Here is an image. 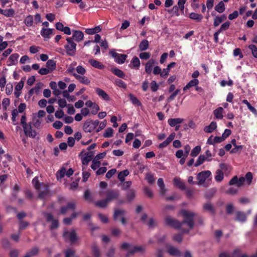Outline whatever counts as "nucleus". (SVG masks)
<instances>
[{
	"mask_svg": "<svg viewBox=\"0 0 257 257\" xmlns=\"http://www.w3.org/2000/svg\"><path fill=\"white\" fill-rule=\"evenodd\" d=\"M67 43L64 46L66 53L71 56L75 55L76 51V44L73 40V38H67L66 39Z\"/></svg>",
	"mask_w": 257,
	"mask_h": 257,
	"instance_id": "2",
	"label": "nucleus"
},
{
	"mask_svg": "<svg viewBox=\"0 0 257 257\" xmlns=\"http://www.w3.org/2000/svg\"><path fill=\"white\" fill-rule=\"evenodd\" d=\"M45 215L47 221L52 222V224L50 226L51 229H54L58 227V220L54 219L53 215L51 213H45Z\"/></svg>",
	"mask_w": 257,
	"mask_h": 257,
	"instance_id": "16",
	"label": "nucleus"
},
{
	"mask_svg": "<svg viewBox=\"0 0 257 257\" xmlns=\"http://www.w3.org/2000/svg\"><path fill=\"white\" fill-rule=\"evenodd\" d=\"M211 175V173L210 171H202L198 173L197 175V179L198 180L197 184L204 187L207 186L208 184L205 182V180L207 178L210 177Z\"/></svg>",
	"mask_w": 257,
	"mask_h": 257,
	"instance_id": "3",
	"label": "nucleus"
},
{
	"mask_svg": "<svg viewBox=\"0 0 257 257\" xmlns=\"http://www.w3.org/2000/svg\"><path fill=\"white\" fill-rule=\"evenodd\" d=\"M220 169H218L216 171L215 180L218 182H221L224 178L223 171L227 170L229 167L224 164H220Z\"/></svg>",
	"mask_w": 257,
	"mask_h": 257,
	"instance_id": "6",
	"label": "nucleus"
},
{
	"mask_svg": "<svg viewBox=\"0 0 257 257\" xmlns=\"http://www.w3.org/2000/svg\"><path fill=\"white\" fill-rule=\"evenodd\" d=\"M126 212L123 209H117L114 211L113 217L115 220L117 219L118 217L120 218V221L121 223L125 225L126 223V221L124 218V215Z\"/></svg>",
	"mask_w": 257,
	"mask_h": 257,
	"instance_id": "11",
	"label": "nucleus"
},
{
	"mask_svg": "<svg viewBox=\"0 0 257 257\" xmlns=\"http://www.w3.org/2000/svg\"><path fill=\"white\" fill-rule=\"evenodd\" d=\"M150 54L148 52H143L140 54L139 57L141 59L147 60L150 57Z\"/></svg>",
	"mask_w": 257,
	"mask_h": 257,
	"instance_id": "56",
	"label": "nucleus"
},
{
	"mask_svg": "<svg viewBox=\"0 0 257 257\" xmlns=\"http://www.w3.org/2000/svg\"><path fill=\"white\" fill-rule=\"evenodd\" d=\"M108 202L106 199L98 201L95 203V205L100 207H105L107 206Z\"/></svg>",
	"mask_w": 257,
	"mask_h": 257,
	"instance_id": "46",
	"label": "nucleus"
},
{
	"mask_svg": "<svg viewBox=\"0 0 257 257\" xmlns=\"http://www.w3.org/2000/svg\"><path fill=\"white\" fill-rule=\"evenodd\" d=\"M212 160V154L209 150H206L205 154L199 156L194 166L198 167L203 164L204 161H210Z\"/></svg>",
	"mask_w": 257,
	"mask_h": 257,
	"instance_id": "5",
	"label": "nucleus"
},
{
	"mask_svg": "<svg viewBox=\"0 0 257 257\" xmlns=\"http://www.w3.org/2000/svg\"><path fill=\"white\" fill-rule=\"evenodd\" d=\"M111 71L114 74L120 78H124L125 77V75L122 71L118 68H112Z\"/></svg>",
	"mask_w": 257,
	"mask_h": 257,
	"instance_id": "41",
	"label": "nucleus"
},
{
	"mask_svg": "<svg viewBox=\"0 0 257 257\" xmlns=\"http://www.w3.org/2000/svg\"><path fill=\"white\" fill-rule=\"evenodd\" d=\"M98 124L99 121L97 120L94 121L87 120L84 123L83 130L85 132L90 133L93 131Z\"/></svg>",
	"mask_w": 257,
	"mask_h": 257,
	"instance_id": "4",
	"label": "nucleus"
},
{
	"mask_svg": "<svg viewBox=\"0 0 257 257\" xmlns=\"http://www.w3.org/2000/svg\"><path fill=\"white\" fill-rule=\"evenodd\" d=\"M128 97L130 98V101L133 104L137 106H141L142 105V103L140 100L133 94L131 93L129 94Z\"/></svg>",
	"mask_w": 257,
	"mask_h": 257,
	"instance_id": "36",
	"label": "nucleus"
},
{
	"mask_svg": "<svg viewBox=\"0 0 257 257\" xmlns=\"http://www.w3.org/2000/svg\"><path fill=\"white\" fill-rule=\"evenodd\" d=\"M201 151V147L199 146H197L194 148L192 149L191 151L190 155L192 157H196L197 156Z\"/></svg>",
	"mask_w": 257,
	"mask_h": 257,
	"instance_id": "47",
	"label": "nucleus"
},
{
	"mask_svg": "<svg viewBox=\"0 0 257 257\" xmlns=\"http://www.w3.org/2000/svg\"><path fill=\"white\" fill-rule=\"evenodd\" d=\"M129 174V171L127 170H123L119 173L118 174V178L121 182L124 180V177Z\"/></svg>",
	"mask_w": 257,
	"mask_h": 257,
	"instance_id": "44",
	"label": "nucleus"
},
{
	"mask_svg": "<svg viewBox=\"0 0 257 257\" xmlns=\"http://www.w3.org/2000/svg\"><path fill=\"white\" fill-rule=\"evenodd\" d=\"M52 31L51 29L43 28L41 31V35L44 39H49L52 34Z\"/></svg>",
	"mask_w": 257,
	"mask_h": 257,
	"instance_id": "23",
	"label": "nucleus"
},
{
	"mask_svg": "<svg viewBox=\"0 0 257 257\" xmlns=\"http://www.w3.org/2000/svg\"><path fill=\"white\" fill-rule=\"evenodd\" d=\"M146 179L150 184H152L154 182L155 180L154 179V177L153 175L150 173H148L146 175Z\"/></svg>",
	"mask_w": 257,
	"mask_h": 257,
	"instance_id": "61",
	"label": "nucleus"
},
{
	"mask_svg": "<svg viewBox=\"0 0 257 257\" xmlns=\"http://www.w3.org/2000/svg\"><path fill=\"white\" fill-rule=\"evenodd\" d=\"M167 251L168 253L173 256H180L181 252L180 250L176 247L169 245L167 247Z\"/></svg>",
	"mask_w": 257,
	"mask_h": 257,
	"instance_id": "19",
	"label": "nucleus"
},
{
	"mask_svg": "<svg viewBox=\"0 0 257 257\" xmlns=\"http://www.w3.org/2000/svg\"><path fill=\"white\" fill-rule=\"evenodd\" d=\"M24 85V82L23 80L20 81L15 86V90L20 91L22 89Z\"/></svg>",
	"mask_w": 257,
	"mask_h": 257,
	"instance_id": "62",
	"label": "nucleus"
},
{
	"mask_svg": "<svg viewBox=\"0 0 257 257\" xmlns=\"http://www.w3.org/2000/svg\"><path fill=\"white\" fill-rule=\"evenodd\" d=\"M115 249L114 247L110 248L108 251L106 253V256L107 257H114V255L115 253Z\"/></svg>",
	"mask_w": 257,
	"mask_h": 257,
	"instance_id": "59",
	"label": "nucleus"
},
{
	"mask_svg": "<svg viewBox=\"0 0 257 257\" xmlns=\"http://www.w3.org/2000/svg\"><path fill=\"white\" fill-rule=\"evenodd\" d=\"M216 123L214 121H212L209 125L204 128V131L205 133H211L216 129Z\"/></svg>",
	"mask_w": 257,
	"mask_h": 257,
	"instance_id": "30",
	"label": "nucleus"
},
{
	"mask_svg": "<svg viewBox=\"0 0 257 257\" xmlns=\"http://www.w3.org/2000/svg\"><path fill=\"white\" fill-rule=\"evenodd\" d=\"M73 76L81 83L83 84L88 85L90 83V80L84 75H79L77 74H74Z\"/></svg>",
	"mask_w": 257,
	"mask_h": 257,
	"instance_id": "18",
	"label": "nucleus"
},
{
	"mask_svg": "<svg viewBox=\"0 0 257 257\" xmlns=\"http://www.w3.org/2000/svg\"><path fill=\"white\" fill-rule=\"evenodd\" d=\"M63 236L66 239H69L71 242H75L77 239L76 232L74 230H66L63 233Z\"/></svg>",
	"mask_w": 257,
	"mask_h": 257,
	"instance_id": "15",
	"label": "nucleus"
},
{
	"mask_svg": "<svg viewBox=\"0 0 257 257\" xmlns=\"http://www.w3.org/2000/svg\"><path fill=\"white\" fill-rule=\"evenodd\" d=\"M223 109L222 107H218L214 111V114L216 118L218 119H222L223 118Z\"/></svg>",
	"mask_w": 257,
	"mask_h": 257,
	"instance_id": "38",
	"label": "nucleus"
},
{
	"mask_svg": "<svg viewBox=\"0 0 257 257\" xmlns=\"http://www.w3.org/2000/svg\"><path fill=\"white\" fill-rule=\"evenodd\" d=\"M107 121L106 120H104L100 123L99 122V127L96 130V132H99L101 130H103L106 125Z\"/></svg>",
	"mask_w": 257,
	"mask_h": 257,
	"instance_id": "57",
	"label": "nucleus"
},
{
	"mask_svg": "<svg viewBox=\"0 0 257 257\" xmlns=\"http://www.w3.org/2000/svg\"><path fill=\"white\" fill-rule=\"evenodd\" d=\"M173 182L175 185L181 189H185V185L184 183L179 177H175L173 179Z\"/></svg>",
	"mask_w": 257,
	"mask_h": 257,
	"instance_id": "28",
	"label": "nucleus"
},
{
	"mask_svg": "<svg viewBox=\"0 0 257 257\" xmlns=\"http://www.w3.org/2000/svg\"><path fill=\"white\" fill-rule=\"evenodd\" d=\"M185 3L186 0H179L178 2V7L182 13L184 12V5Z\"/></svg>",
	"mask_w": 257,
	"mask_h": 257,
	"instance_id": "55",
	"label": "nucleus"
},
{
	"mask_svg": "<svg viewBox=\"0 0 257 257\" xmlns=\"http://www.w3.org/2000/svg\"><path fill=\"white\" fill-rule=\"evenodd\" d=\"M100 165V162L99 161H96L94 159L92 161V164L91 166V168L95 170L99 167Z\"/></svg>",
	"mask_w": 257,
	"mask_h": 257,
	"instance_id": "52",
	"label": "nucleus"
},
{
	"mask_svg": "<svg viewBox=\"0 0 257 257\" xmlns=\"http://www.w3.org/2000/svg\"><path fill=\"white\" fill-rule=\"evenodd\" d=\"M229 26H230V22H226L225 23H224L221 26L220 29L218 31H220V32L221 33L223 31H225V30H227L229 28Z\"/></svg>",
	"mask_w": 257,
	"mask_h": 257,
	"instance_id": "50",
	"label": "nucleus"
},
{
	"mask_svg": "<svg viewBox=\"0 0 257 257\" xmlns=\"http://www.w3.org/2000/svg\"><path fill=\"white\" fill-rule=\"evenodd\" d=\"M89 63L91 64V66L95 68L102 69L104 68V66L103 64L94 59H90L89 60Z\"/></svg>",
	"mask_w": 257,
	"mask_h": 257,
	"instance_id": "29",
	"label": "nucleus"
},
{
	"mask_svg": "<svg viewBox=\"0 0 257 257\" xmlns=\"http://www.w3.org/2000/svg\"><path fill=\"white\" fill-rule=\"evenodd\" d=\"M235 220L241 222H245L246 220V214L240 211L236 212Z\"/></svg>",
	"mask_w": 257,
	"mask_h": 257,
	"instance_id": "27",
	"label": "nucleus"
},
{
	"mask_svg": "<svg viewBox=\"0 0 257 257\" xmlns=\"http://www.w3.org/2000/svg\"><path fill=\"white\" fill-rule=\"evenodd\" d=\"M181 213L184 218L183 221L179 222L172 217L168 216L165 218V223L169 226L180 229L183 233H188L194 227V219L196 214L186 210H182Z\"/></svg>",
	"mask_w": 257,
	"mask_h": 257,
	"instance_id": "1",
	"label": "nucleus"
},
{
	"mask_svg": "<svg viewBox=\"0 0 257 257\" xmlns=\"http://www.w3.org/2000/svg\"><path fill=\"white\" fill-rule=\"evenodd\" d=\"M115 83L119 87H122L124 89L126 88V84L120 79H116L115 80Z\"/></svg>",
	"mask_w": 257,
	"mask_h": 257,
	"instance_id": "54",
	"label": "nucleus"
},
{
	"mask_svg": "<svg viewBox=\"0 0 257 257\" xmlns=\"http://www.w3.org/2000/svg\"><path fill=\"white\" fill-rule=\"evenodd\" d=\"M119 193L118 191L111 190L107 192L106 199L109 202L118 198Z\"/></svg>",
	"mask_w": 257,
	"mask_h": 257,
	"instance_id": "12",
	"label": "nucleus"
},
{
	"mask_svg": "<svg viewBox=\"0 0 257 257\" xmlns=\"http://www.w3.org/2000/svg\"><path fill=\"white\" fill-rule=\"evenodd\" d=\"M157 183L160 189V193L162 195H164L167 191V190L165 188L163 179L162 178H159L158 180Z\"/></svg>",
	"mask_w": 257,
	"mask_h": 257,
	"instance_id": "32",
	"label": "nucleus"
},
{
	"mask_svg": "<svg viewBox=\"0 0 257 257\" xmlns=\"http://www.w3.org/2000/svg\"><path fill=\"white\" fill-rule=\"evenodd\" d=\"M76 70L79 75H84V74L86 73V70L84 67H83L82 66H78L76 68Z\"/></svg>",
	"mask_w": 257,
	"mask_h": 257,
	"instance_id": "53",
	"label": "nucleus"
},
{
	"mask_svg": "<svg viewBox=\"0 0 257 257\" xmlns=\"http://www.w3.org/2000/svg\"><path fill=\"white\" fill-rule=\"evenodd\" d=\"M95 91L97 94L101 98L105 101H108L110 100V98L108 95L102 89L99 88H96Z\"/></svg>",
	"mask_w": 257,
	"mask_h": 257,
	"instance_id": "20",
	"label": "nucleus"
},
{
	"mask_svg": "<svg viewBox=\"0 0 257 257\" xmlns=\"http://www.w3.org/2000/svg\"><path fill=\"white\" fill-rule=\"evenodd\" d=\"M101 29L100 26H97L91 29H87L85 30V33L89 35H93L100 32Z\"/></svg>",
	"mask_w": 257,
	"mask_h": 257,
	"instance_id": "33",
	"label": "nucleus"
},
{
	"mask_svg": "<svg viewBox=\"0 0 257 257\" xmlns=\"http://www.w3.org/2000/svg\"><path fill=\"white\" fill-rule=\"evenodd\" d=\"M24 22L27 27H31L34 24V19L32 15H29L25 19Z\"/></svg>",
	"mask_w": 257,
	"mask_h": 257,
	"instance_id": "37",
	"label": "nucleus"
},
{
	"mask_svg": "<svg viewBox=\"0 0 257 257\" xmlns=\"http://www.w3.org/2000/svg\"><path fill=\"white\" fill-rule=\"evenodd\" d=\"M66 175V169L64 167L59 170L57 173V178L59 180L62 179Z\"/></svg>",
	"mask_w": 257,
	"mask_h": 257,
	"instance_id": "48",
	"label": "nucleus"
},
{
	"mask_svg": "<svg viewBox=\"0 0 257 257\" xmlns=\"http://www.w3.org/2000/svg\"><path fill=\"white\" fill-rule=\"evenodd\" d=\"M113 132V130L112 128L108 127L105 130L103 137L106 138L111 137L112 136Z\"/></svg>",
	"mask_w": 257,
	"mask_h": 257,
	"instance_id": "49",
	"label": "nucleus"
},
{
	"mask_svg": "<svg viewBox=\"0 0 257 257\" xmlns=\"http://www.w3.org/2000/svg\"><path fill=\"white\" fill-rule=\"evenodd\" d=\"M23 130L25 136L28 137L35 138L37 135L36 131L32 129L31 122H29L26 126L24 127Z\"/></svg>",
	"mask_w": 257,
	"mask_h": 257,
	"instance_id": "8",
	"label": "nucleus"
},
{
	"mask_svg": "<svg viewBox=\"0 0 257 257\" xmlns=\"http://www.w3.org/2000/svg\"><path fill=\"white\" fill-rule=\"evenodd\" d=\"M0 14L4 15L7 17H14L15 13L13 9H9L8 10H3L0 8Z\"/></svg>",
	"mask_w": 257,
	"mask_h": 257,
	"instance_id": "25",
	"label": "nucleus"
},
{
	"mask_svg": "<svg viewBox=\"0 0 257 257\" xmlns=\"http://www.w3.org/2000/svg\"><path fill=\"white\" fill-rule=\"evenodd\" d=\"M226 17L224 15H222L220 17H216L214 20V26L217 27L220 25V24L226 19Z\"/></svg>",
	"mask_w": 257,
	"mask_h": 257,
	"instance_id": "42",
	"label": "nucleus"
},
{
	"mask_svg": "<svg viewBox=\"0 0 257 257\" xmlns=\"http://www.w3.org/2000/svg\"><path fill=\"white\" fill-rule=\"evenodd\" d=\"M76 207V203L73 201L69 202L66 206L61 208L60 212L61 214H65L71 210H73Z\"/></svg>",
	"mask_w": 257,
	"mask_h": 257,
	"instance_id": "14",
	"label": "nucleus"
},
{
	"mask_svg": "<svg viewBox=\"0 0 257 257\" xmlns=\"http://www.w3.org/2000/svg\"><path fill=\"white\" fill-rule=\"evenodd\" d=\"M116 172L115 169H112L109 170L106 174V177L108 179L110 178Z\"/></svg>",
	"mask_w": 257,
	"mask_h": 257,
	"instance_id": "63",
	"label": "nucleus"
},
{
	"mask_svg": "<svg viewBox=\"0 0 257 257\" xmlns=\"http://www.w3.org/2000/svg\"><path fill=\"white\" fill-rule=\"evenodd\" d=\"M242 253L239 249H235L232 253V257H240Z\"/></svg>",
	"mask_w": 257,
	"mask_h": 257,
	"instance_id": "64",
	"label": "nucleus"
},
{
	"mask_svg": "<svg viewBox=\"0 0 257 257\" xmlns=\"http://www.w3.org/2000/svg\"><path fill=\"white\" fill-rule=\"evenodd\" d=\"M92 253L94 257H100L101 253L98 247L95 244L91 246Z\"/></svg>",
	"mask_w": 257,
	"mask_h": 257,
	"instance_id": "34",
	"label": "nucleus"
},
{
	"mask_svg": "<svg viewBox=\"0 0 257 257\" xmlns=\"http://www.w3.org/2000/svg\"><path fill=\"white\" fill-rule=\"evenodd\" d=\"M189 17L191 19L196 20L198 22H201L203 19V17L201 15L195 13H190Z\"/></svg>",
	"mask_w": 257,
	"mask_h": 257,
	"instance_id": "35",
	"label": "nucleus"
},
{
	"mask_svg": "<svg viewBox=\"0 0 257 257\" xmlns=\"http://www.w3.org/2000/svg\"><path fill=\"white\" fill-rule=\"evenodd\" d=\"M156 63V60L153 59L148 61L145 66V71L148 74H150L152 71V68Z\"/></svg>",
	"mask_w": 257,
	"mask_h": 257,
	"instance_id": "21",
	"label": "nucleus"
},
{
	"mask_svg": "<svg viewBox=\"0 0 257 257\" xmlns=\"http://www.w3.org/2000/svg\"><path fill=\"white\" fill-rule=\"evenodd\" d=\"M140 65V61L139 59L137 57H134L130 64V67L131 68H135L136 69H138Z\"/></svg>",
	"mask_w": 257,
	"mask_h": 257,
	"instance_id": "26",
	"label": "nucleus"
},
{
	"mask_svg": "<svg viewBox=\"0 0 257 257\" xmlns=\"http://www.w3.org/2000/svg\"><path fill=\"white\" fill-rule=\"evenodd\" d=\"M199 84V80L197 79H193L190 81L183 88L184 90H186L190 88L196 86Z\"/></svg>",
	"mask_w": 257,
	"mask_h": 257,
	"instance_id": "31",
	"label": "nucleus"
},
{
	"mask_svg": "<svg viewBox=\"0 0 257 257\" xmlns=\"http://www.w3.org/2000/svg\"><path fill=\"white\" fill-rule=\"evenodd\" d=\"M183 239V236L181 234H177L173 236V240L175 241H177L178 242H180L182 241Z\"/></svg>",
	"mask_w": 257,
	"mask_h": 257,
	"instance_id": "58",
	"label": "nucleus"
},
{
	"mask_svg": "<svg viewBox=\"0 0 257 257\" xmlns=\"http://www.w3.org/2000/svg\"><path fill=\"white\" fill-rule=\"evenodd\" d=\"M73 36L71 37L73 38V40H75L77 42L81 41L84 37V34L82 32L78 30H72Z\"/></svg>",
	"mask_w": 257,
	"mask_h": 257,
	"instance_id": "17",
	"label": "nucleus"
},
{
	"mask_svg": "<svg viewBox=\"0 0 257 257\" xmlns=\"http://www.w3.org/2000/svg\"><path fill=\"white\" fill-rule=\"evenodd\" d=\"M19 57V55L17 53H14L11 55L7 61V65L12 66L15 65L17 62Z\"/></svg>",
	"mask_w": 257,
	"mask_h": 257,
	"instance_id": "22",
	"label": "nucleus"
},
{
	"mask_svg": "<svg viewBox=\"0 0 257 257\" xmlns=\"http://www.w3.org/2000/svg\"><path fill=\"white\" fill-rule=\"evenodd\" d=\"M148 47L149 42L147 40H143L139 45V49L142 51L147 50L148 48Z\"/></svg>",
	"mask_w": 257,
	"mask_h": 257,
	"instance_id": "43",
	"label": "nucleus"
},
{
	"mask_svg": "<svg viewBox=\"0 0 257 257\" xmlns=\"http://www.w3.org/2000/svg\"><path fill=\"white\" fill-rule=\"evenodd\" d=\"M110 54L115 59V62L118 64H123L127 57L126 55L117 53L114 50H111Z\"/></svg>",
	"mask_w": 257,
	"mask_h": 257,
	"instance_id": "9",
	"label": "nucleus"
},
{
	"mask_svg": "<svg viewBox=\"0 0 257 257\" xmlns=\"http://www.w3.org/2000/svg\"><path fill=\"white\" fill-rule=\"evenodd\" d=\"M37 190L39 192V197L40 198L43 199L48 195V186L45 184H40V187L39 188H37Z\"/></svg>",
	"mask_w": 257,
	"mask_h": 257,
	"instance_id": "13",
	"label": "nucleus"
},
{
	"mask_svg": "<svg viewBox=\"0 0 257 257\" xmlns=\"http://www.w3.org/2000/svg\"><path fill=\"white\" fill-rule=\"evenodd\" d=\"M146 247L145 246H134L127 252L125 257H129L130 255L134 254L136 252L144 253L145 251Z\"/></svg>",
	"mask_w": 257,
	"mask_h": 257,
	"instance_id": "10",
	"label": "nucleus"
},
{
	"mask_svg": "<svg viewBox=\"0 0 257 257\" xmlns=\"http://www.w3.org/2000/svg\"><path fill=\"white\" fill-rule=\"evenodd\" d=\"M39 252V248L37 247L33 248L28 251L24 257H33L36 255Z\"/></svg>",
	"mask_w": 257,
	"mask_h": 257,
	"instance_id": "40",
	"label": "nucleus"
},
{
	"mask_svg": "<svg viewBox=\"0 0 257 257\" xmlns=\"http://www.w3.org/2000/svg\"><path fill=\"white\" fill-rule=\"evenodd\" d=\"M215 10L219 13H223L225 10L224 3L222 2H219L215 7Z\"/></svg>",
	"mask_w": 257,
	"mask_h": 257,
	"instance_id": "45",
	"label": "nucleus"
},
{
	"mask_svg": "<svg viewBox=\"0 0 257 257\" xmlns=\"http://www.w3.org/2000/svg\"><path fill=\"white\" fill-rule=\"evenodd\" d=\"M184 119L181 118H169L168 120V123L171 126L174 127L182 123Z\"/></svg>",
	"mask_w": 257,
	"mask_h": 257,
	"instance_id": "24",
	"label": "nucleus"
},
{
	"mask_svg": "<svg viewBox=\"0 0 257 257\" xmlns=\"http://www.w3.org/2000/svg\"><path fill=\"white\" fill-rule=\"evenodd\" d=\"M81 157V162L83 165H88L89 162L91 161L92 157L94 156V152L92 151H89L88 152H85V150H83L79 154V156L83 155Z\"/></svg>",
	"mask_w": 257,
	"mask_h": 257,
	"instance_id": "7",
	"label": "nucleus"
},
{
	"mask_svg": "<svg viewBox=\"0 0 257 257\" xmlns=\"http://www.w3.org/2000/svg\"><path fill=\"white\" fill-rule=\"evenodd\" d=\"M126 196L129 201L132 200L135 197V192L133 190H130L128 192Z\"/></svg>",
	"mask_w": 257,
	"mask_h": 257,
	"instance_id": "60",
	"label": "nucleus"
},
{
	"mask_svg": "<svg viewBox=\"0 0 257 257\" xmlns=\"http://www.w3.org/2000/svg\"><path fill=\"white\" fill-rule=\"evenodd\" d=\"M46 66L51 73L56 68V62L53 60H49L46 63Z\"/></svg>",
	"mask_w": 257,
	"mask_h": 257,
	"instance_id": "39",
	"label": "nucleus"
},
{
	"mask_svg": "<svg viewBox=\"0 0 257 257\" xmlns=\"http://www.w3.org/2000/svg\"><path fill=\"white\" fill-rule=\"evenodd\" d=\"M248 48L251 50L253 56L257 58V47L254 45H250Z\"/></svg>",
	"mask_w": 257,
	"mask_h": 257,
	"instance_id": "51",
	"label": "nucleus"
}]
</instances>
